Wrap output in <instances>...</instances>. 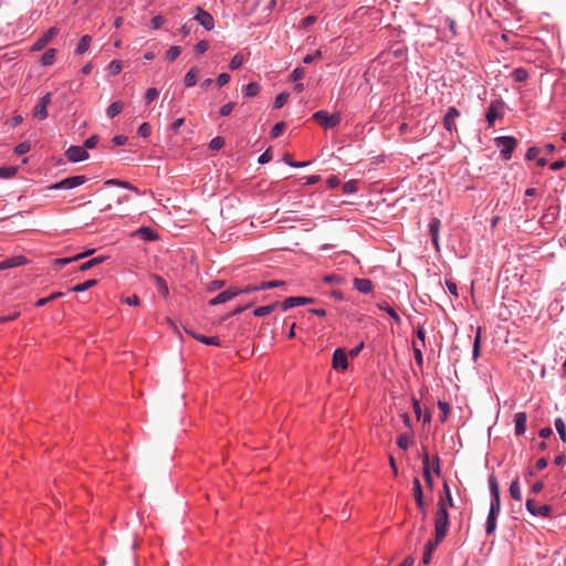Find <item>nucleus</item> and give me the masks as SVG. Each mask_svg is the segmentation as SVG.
<instances>
[{"instance_id": "obj_1", "label": "nucleus", "mask_w": 566, "mask_h": 566, "mask_svg": "<svg viewBox=\"0 0 566 566\" xmlns=\"http://www.w3.org/2000/svg\"><path fill=\"white\" fill-rule=\"evenodd\" d=\"M448 527L449 514L444 500L440 499L438 502V511L434 517V536L437 537V542H441L446 537Z\"/></svg>"}, {"instance_id": "obj_2", "label": "nucleus", "mask_w": 566, "mask_h": 566, "mask_svg": "<svg viewBox=\"0 0 566 566\" xmlns=\"http://www.w3.org/2000/svg\"><path fill=\"white\" fill-rule=\"evenodd\" d=\"M313 119H315L319 125H322L325 128H332L339 124L340 116L339 114H333L329 115L325 111H318L313 114Z\"/></svg>"}, {"instance_id": "obj_3", "label": "nucleus", "mask_w": 566, "mask_h": 566, "mask_svg": "<svg viewBox=\"0 0 566 566\" xmlns=\"http://www.w3.org/2000/svg\"><path fill=\"white\" fill-rule=\"evenodd\" d=\"M489 486H490V492L492 495L490 511L500 512V510H501L500 486H499V482L494 474H491L489 476Z\"/></svg>"}, {"instance_id": "obj_4", "label": "nucleus", "mask_w": 566, "mask_h": 566, "mask_svg": "<svg viewBox=\"0 0 566 566\" xmlns=\"http://www.w3.org/2000/svg\"><path fill=\"white\" fill-rule=\"evenodd\" d=\"M86 181V178L85 176H73V177H67L56 184H53L51 185L49 188L50 189H55V190H59V189H73V188H76L78 186H82L84 182Z\"/></svg>"}, {"instance_id": "obj_5", "label": "nucleus", "mask_w": 566, "mask_h": 566, "mask_svg": "<svg viewBox=\"0 0 566 566\" xmlns=\"http://www.w3.org/2000/svg\"><path fill=\"white\" fill-rule=\"evenodd\" d=\"M102 201H101V210H108L113 207V203L120 205L124 201L128 200L127 196H116L113 192L105 191L101 193Z\"/></svg>"}, {"instance_id": "obj_6", "label": "nucleus", "mask_w": 566, "mask_h": 566, "mask_svg": "<svg viewBox=\"0 0 566 566\" xmlns=\"http://www.w3.org/2000/svg\"><path fill=\"white\" fill-rule=\"evenodd\" d=\"M526 510L534 516L548 517L552 513V507L547 504L538 505L535 500L528 499L526 501Z\"/></svg>"}, {"instance_id": "obj_7", "label": "nucleus", "mask_w": 566, "mask_h": 566, "mask_svg": "<svg viewBox=\"0 0 566 566\" xmlns=\"http://www.w3.org/2000/svg\"><path fill=\"white\" fill-rule=\"evenodd\" d=\"M497 146L501 147V153L504 159H510L512 151L514 150L517 142L514 137L511 136H502L496 138Z\"/></svg>"}, {"instance_id": "obj_8", "label": "nucleus", "mask_w": 566, "mask_h": 566, "mask_svg": "<svg viewBox=\"0 0 566 566\" xmlns=\"http://www.w3.org/2000/svg\"><path fill=\"white\" fill-rule=\"evenodd\" d=\"M51 103V93H46L42 96L38 104L33 108V116L40 120H43L48 117V105Z\"/></svg>"}, {"instance_id": "obj_9", "label": "nucleus", "mask_w": 566, "mask_h": 566, "mask_svg": "<svg viewBox=\"0 0 566 566\" xmlns=\"http://www.w3.org/2000/svg\"><path fill=\"white\" fill-rule=\"evenodd\" d=\"M197 14L195 15V20L198 21L206 30L210 31L214 28V19L213 17L201 9L200 7H197L196 9Z\"/></svg>"}, {"instance_id": "obj_10", "label": "nucleus", "mask_w": 566, "mask_h": 566, "mask_svg": "<svg viewBox=\"0 0 566 566\" xmlns=\"http://www.w3.org/2000/svg\"><path fill=\"white\" fill-rule=\"evenodd\" d=\"M66 158L72 163L83 161L88 158V154L82 146H71L66 153Z\"/></svg>"}, {"instance_id": "obj_11", "label": "nucleus", "mask_w": 566, "mask_h": 566, "mask_svg": "<svg viewBox=\"0 0 566 566\" xmlns=\"http://www.w3.org/2000/svg\"><path fill=\"white\" fill-rule=\"evenodd\" d=\"M59 29L55 27L50 28L41 38H39L32 45L33 51H41L46 44L57 34Z\"/></svg>"}, {"instance_id": "obj_12", "label": "nucleus", "mask_w": 566, "mask_h": 566, "mask_svg": "<svg viewBox=\"0 0 566 566\" xmlns=\"http://www.w3.org/2000/svg\"><path fill=\"white\" fill-rule=\"evenodd\" d=\"M333 368L336 370H345L348 366L347 356L343 348H337L333 354Z\"/></svg>"}, {"instance_id": "obj_13", "label": "nucleus", "mask_w": 566, "mask_h": 566, "mask_svg": "<svg viewBox=\"0 0 566 566\" xmlns=\"http://www.w3.org/2000/svg\"><path fill=\"white\" fill-rule=\"evenodd\" d=\"M502 106L503 103L501 101H494L491 103L485 115L489 126H493L495 119L501 117Z\"/></svg>"}, {"instance_id": "obj_14", "label": "nucleus", "mask_w": 566, "mask_h": 566, "mask_svg": "<svg viewBox=\"0 0 566 566\" xmlns=\"http://www.w3.org/2000/svg\"><path fill=\"white\" fill-rule=\"evenodd\" d=\"M240 294H241V291H235L234 289H229L227 291L219 293L216 297L210 300L209 304L212 306L222 304V303H226V302L232 300L233 297H235Z\"/></svg>"}, {"instance_id": "obj_15", "label": "nucleus", "mask_w": 566, "mask_h": 566, "mask_svg": "<svg viewBox=\"0 0 566 566\" xmlns=\"http://www.w3.org/2000/svg\"><path fill=\"white\" fill-rule=\"evenodd\" d=\"M460 116V112L455 107H450L444 115L443 126L447 130L452 132L455 130V119Z\"/></svg>"}, {"instance_id": "obj_16", "label": "nucleus", "mask_w": 566, "mask_h": 566, "mask_svg": "<svg viewBox=\"0 0 566 566\" xmlns=\"http://www.w3.org/2000/svg\"><path fill=\"white\" fill-rule=\"evenodd\" d=\"M312 302H313V300L311 297L291 296V297L285 298L284 302L281 304V306L284 311H286L291 307L310 304Z\"/></svg>"}, {"instance_id": "obj_17", "label": "nucleus", "mask_w": 566, "mask_h": 566, "mask_svg": "<svg viewBox=\"0 0 566 566\" xmlns=\"http://www.w3.org/2000/svg\"><path fill=\"white\" fill-rule=\"evenodd\" d=\"M28 263V260L25 256L23 255H15V256H12V258H9V259H6L3 261L0 262V271H3V270H7V269H11V268H15V266H20V265H24Z\"/></svg>"}, {"instance_id": "obj_18", "label": "nucleus", "mask_w": 566, "mask_h": 566, "mask_svg": "<svg viewBox=\"0 0 566 566\" xmlns=\"http://www.w3.org/2000/svg\"><path fill=\"white\" fill-rule=\"evenodd\" d=\"M441 222L438 218H432L429 223V232L431 235L432 243L434 244L436 249L439 250V229H440Z\"/></svg>"}, {"instance_id": "obj_19", "label": "nucleus", "mask_w": 566, "mask_h": 566, "mask_svg": "<svg viewBox=\"0 0 566 566\" xmlns=\"http://www.w3.org/2000/svg\"><path fill=\"white\" fill-rule=\"evenodd\" d=\"M412 483H413V496H415L416 504L420 510H423L424 502H423V493H422L420 480L418 478H415Z\"/></svg>"}, {"instance_id": "obj_20", "label": "nucleus", "mask_w": 566, "mask_h": 566, "mask_svg": "<svg viewBox=\"0 0 566 566\" xmlns=\"http://www.w3.org/2000/svg\"><path fill=\"white\" fill-rule=\"evenodd\" d=\"M354 286L357 291L364 294H368L373 291L374 284L368 279H355Z\"/></svg>"}, {"instance_id": "obj_21", "label": "nucleus", "mask_w": 566, "mask_h": 566, "mask_svg": "<svg viewBox=\"0 0 566 566\" xmlns=\"http://www.w3.org/2000/svg\"><path fill=\"white\" fill-rule=\"evenodd\" d=\"M515 421V433L517 436H521L526 430V413L525 412H517L514 417Z\"/></svg>"}, {"instance_id": "obj_22", "label": "nucleus", "mask_w": 566, "mask_h": 566, "mask_svg": "<svg viewBox=\"0 0 566 566\" xmlns=\"http://www.w3.org/2000/svg\"><path fill=\"white\" fill-rule=\"evenodd\" d=\"M440 542H437V537L434 536V541H430L427 543L426 547H424V553H423V556H422V563L423 564H429L430 560H431V556H432V553L434 552V549L437 548L438 544Z\"/></svg>"}, {"instance_id": "obj_23", "label": "nucleus", "mask_w": 566, "mask_h": 566, "mask_svg": "<svg viewBox=\"0 0 566 566\" xmlns=\"http://www.w3.org/2000/svg\"><path fill=\"white\" fill-rule=\"evenodd\" d=\"M422 464H423V476H424L426 484H427L429 488H432V485H433V479H432V475H431V472H430V460H429V455H428L427 453L423 455Z\"/></svg>"}, {"instance_id": "obj_24", "label": "nucleus", "mask_w": 566, "mask_h": 566, "mask_svg": "<svg viewBox=\"0 0 566 566\" xmlns=\"http://www.w3.org/2000/svg\"><path fill=\"white\" fill-rule=\"evenodd\" d=\"M91 42V35H83L77 44V48L75 49V53L77 55L84 54L90 49Z\"/></svg>"}, {"instance_id": "obj_25", "label": "nucleus", "mask_w": 566, "mask_h": 566, "mask_svg": "<svg viewBox=\"0 0 566 566\" xmlns=\"http://www.w3.org/2000/svg\"><path fill=\"white\" fill-rule=\"evenodd\" d=\"M125 104L122 101L113 102L106 109V114L109 118H114L124 109Z\"/></svg>"}, {"instance_id": "obj_26", "label": "nucleus", "mask_w": 566, "mask_h": 566, "mask_svg": "<svg viewBox=\"0 0 566 566\" xmlns=\"http://www.w3.org/2000/svg\"><path fill=\"white\" fill-rule=\"evenodd\" d=\"M280 305L279 302H274L272 304H269V305H265V306H260L258 308L254 310L253 314L258 317H262V316H265V315H269L271 314L277 306Z\"/></svg>"}, {"instance_id": "obj_27", "label": "nucleus", "mask_w": 566, "mask_h": 566, "mask_svg": "<svg viewBox=\"0 0 566 566\" xmlns=\"http://www.w3.org/2000/svg\"><path fill=\"white\" fill-rule=\"evenodd\" d=\"M499 512L490 511L486 520V528L485 532L488 535H491L494 533L496 528V516Z\"/></svg>"}, {"instance_id": "obj_28", "label": "nucleus", "mask_w": 566, "mask_h": 566, "mask_svg": "<svg viewBox=\"0 0 566 566\" xmlns=\"http://www.w3.org/2000/svg\"><path fill=\"white\" fill-rule=\"evenodd\" d=\"M107 258L103 255H98L96 258H93L84 263L81 264L80 271H87L98 264H102Z\"/></svg>"}, {"instance_id": "obj_29", "label": "nucleus", "mask_w": 566, "mask_h": 566, "mask_svg": "<svg viewBox=\"0 0 566 566\" xmlns=\"http://www.w3.org/2000/svg\"><path fill=\"white\" fill-rule=\"evenodd\" d=\"M198 71L197 69H190L185 75L184 83L187 87H192L197 83Z\"/></svg>"}, {"instance_id": "obj_30", "label": "nucleus", "mask_w": 566, "mask_h": 566, "mask_svg": "<svg viewBox=\"0 0 566 566\" xmlns=\"http://www.w3.org/2000/svg\"><path fill=\"white\" fill-rule=\"evenodd\" d=\"M151 279H153V281H154L158 292L160 294H163L164 296H167L168 295V286H167L166 282H165V280L161 276L156 275V274L153 275Z\"/></svg>"}, {"instance_id": "obj_31", "label": "nucleus", "mask_w": 566, "mask_h": 566, "mask_svg": "<svg viewBox=\"0 0 566 566\" xmlns=\"http://www.w3.org/2000/svg\"><path fill=\"white\" fill-rule=\"evenodd\" d=\"M56 57V50L49 49L41 57V63L44 66L52 65Z\"/></svg>"}, {"instance_id": "obj_32", "label": "nucleus", "mask_w": 566, "mask_h": 566, "mask_svg": "<svg viewBox=\"0 0 566 566\" xmlns=\"http://www.w3.org/2000/svg\"><path fill=\"white\" fill-rule=\"evenodd\" d=\"M510 495L516 500V501H521L522 499V494H521V488H520V482H518V478H516L515 480H513L510 484Z\"/></svg>"}, {"instance_id": "obj_33", "label": "nucleus", "mask_w": 566, "mask_h": 566, "mask_svg": "<svg viewBox=\"0 0 566 566\" xmlns=\"http://www.w3.org/2000/svg\"><path fill=\"white\" fill-rule=\"evenodd\" d=\"M192 337L206 345L219 346L220 342L218 337H207L201 334H192Z\"/></svg>"}, {"instance_id": "obj_34", "label": "nucleus", "mask_w": 566, "mask_h": 566, "mask_svg": "<svg viewBox=\"0 0 566 566\" xmlns=\"http://www.w3.org/2000/svg\"><path fill=\"white\" fill-rule=\"evenodd\" d=\"M555 428H556V431L560 438V440L566 443V426H565V422L562 418H557L555 420Z\"/></svg>"}, {"instance_id": "obj_35", "label": "nucleus", "mask_w": 566, "mask_h": 566, "mask_svg": "<svg viewBox=\"0 0 566 566\" xmlns=\"http://www.w3.org/2000/svg\"><path fill=\"white\" fill-rule=\"evenodd\" d=\"M438 408L439 410L441 411V415H440V421L441 422H446L447 419H448V415H449V411H450V406L448 402L446 401H438Z\"/></svg>"}, {"instance_id": "obj_36", "label": "nucleus", "mask_w": 566, "mask_h": 566, "mask_svg": "<svg viewBox=\"0 0 566 566\" xmlns=\"http://www.w3.org/2000/svg\"><path fill=\"white\" fill-rule=\"evenodd\" d=\"M96 284H97L96 280H88L84 283L76 284L75 286L72 287V291L73 292H84V291L95 286Z\"/></svg>"}, {"instance_id": "obj_37", "label": "nucleus", "mask_w": 566, "mask_h": 566, "mask_svg": "<svg viewBox=\"0 0 566 566\" xmlns=\"http://www.w3.org/2000/svg\"><path fill=\"white\" fill-rule=\"evenodd\" d=\"M106 186H111V185H117V186H120L123 188H126V189H129V190H133L135 191L136 193H138V189L134 186H132L130 184L126 182V181H120L118 179H109L105 182Z\"/></svg>"}, {"instance_id": "obj_38", "label": "nucleus", "mask_w": 566, "mask_h": 566, "mask_svg": "<svg viewBox=\"0 0 566 566\" xmlns=\"http://www.w3.org/2000/svg\"><path fill=\"white\" fill-rule=\"evenodd\" d=\"M512 76L515 82H524L528 77V73L526 70L520 67L513 71Z\"/></svg>"}, {"instance_id": "obj_39", "label": "nucleus", "mask_w": 566, "mask_h": 566, "mask_svg": "<svg viewBox=\"0 0 566 566\" xmlns=\"http://www.w3.org/2000/svg\"><path fill=\"white\" fill-rule=\"evenodd\" d=\"M259 92H260V85L258 83L252 82L245 86L244 95L248 97H252V96L258 95Z\"/></svg>"}, {"instance_id": "obj_40", "label": "nucleus", "mask_w": 566, "mask_h": 566, "mask_svg": "<svg viewBox=\"0 0 566 566\" xmlns=\"http://www.w3.org/2000/svg\"><path fill=\"white\" fill-rule=\"evenodd\" d=\"M181 53L180 46L174 45L170 46L166 53V57L168 61H175Z\"/></svg>"}, {"instance_id": "obj_41", "label": "nucleus", "mask_w": 566, "mask_h": 566, "mask_svg": "<svg viewBox=\"0 0 566 566\" xmlns=\"http://www.w3.org/2000/svg\"><path fill=\"white\" fill-rule=\"evenodd\" d=\"M18 171L17 167H1L0 168V178H11L13 177Z\"/></svg>"}, {"instance_id": "obj_42", "label": "nucleus", "mask_w": 566, "mask_h": 566, "mask_svg": "<svg viewBox=\"0 0 566 566\" xmlns=\"http://www.w3.org/2000/svg\"><path fill=\"white\" fill-rule=\"evenodd\" d=\"M63 295V293L61 292H55V293H52L50 296L48 297H43V298H40L38 302H36V306H44L46 305L49 302L55 300V298H59Z\"/></svg>"}, {"instance_id": "obj_43", "label": "nucleus", "mask_w": 566, "mask_h": 566, "mask_svg": "<svg viewBox=\"0 0 566 566\" xmlns=\"http://www.w3.org/2000/svg\"><path fill=\"white\" fill-rule=\"evenodd\" d=\"M159 95V92L157 88L155 87H150L147 90L146 94H145V101L147 104H150L151 102H154Z\"/></svg>"}, {"instance_id": "obj_44", "label": "nucleus", "mask_w": 566, "mask_h": 566, "mask_svg": "<svg viewBox=\"0 0 566 566\" xmlns=\"http://www.w3.org/2000/svg\"><path fill=\"white\" fill-rule=\"evenodd\" d=\"M243 62H244L243 56L241 54H235L231 59L229 66L231 70H237L243 64Z\"/></svg>"}, {"instance_id": "obj_45", "label": "nucleus", "mask_w": 566, "mask_h": 566, "mask_svg": "<svg viewBox=\"0 0 566 566\" xmlns=\"http://www.w3.org/2000/svg\"><path fill=\"white\" fill-rule=\"evenodd\" d=\"M289 93H281L275 97L274 108H281L289 99Z\"/></svg>"}, {"instance_id": "obj_46", "label": "nucleus", "mask_w": 566, "mask_h": 566, "mask_svg": "<svg viewBox=\"0 0 566 566\" xmlns=\"http://www.w3.org/2000/svg\"><path fill=\"white\" fill-rule=\"evenodd\" d=\"M284 128H285V123L284 122L276 123L273 126V128L271 129V137H273V138L279 137L283 133Z\"/></svg>"}, {"instance_id": "obj_47", "label": "nucleus", "mask_w": 566, "mask_h": 566, "mask_svg": "<svg viewBox=\"0 0 566 566\" xmlns=\"http://www.w3.org/2000/svg\"><path fill=\"white\" fill-rule=\"evenodd\" d=\"M285 284L284 281H268L260 284L261 290H269L279 286H283Z\"/></svg>"}, {"instance_id": "obj_48", "label": "nucleus", "mask_w": 566, "mask_h": 566, "mask_svg": "<svg viewBox=\"0 0 566 566\" xmlns=\"http://www.w3.org/2000/svg\"><path fill=\"white\" fill-rule=\"evenodd\" d=\"M123 69V65H122V62L118 61V60H113L109 65H108V70L109 72L113 74V75H116L118 74Z\"/></svg>"}, {"instance_id": "obj_49", "label": "nucleus", "mask_w": 566, "mask_h": 566, "mask_svg": "<svg viewBox=\"0 0 566 566\" xmlns=\"http://www.w3.org/2000/svg\"><path fill=\"white\" fill-rule=\"evenodd\" d=\"M138 233L145 240H154L156 238L154 231L150 228H140Z\"/></svg>"}, {"instance_id": "obj_50", "label": "nucleus", "mask_w": 566, "mask_h": 566, "mask_svg": "<svg viewBox=\"0 0 566 566\" xmlns=\"http://www.w3.org/2000/svg\"><path fill=\"white\" fill-rule=\"evenodd\" d=\"M224 146V139L222 137H214L210 144H209V147L212 149V150H219L221 149L222 147Z\"/></svg>"}, {"instance_id": "obj_51", "label": "nucleus", "mask_w": 566, "mask_h": 566, "mask_svg": "<svg viewBox=\"0 0 566 566\" xmlns=\"http://www.w3.org/2000/svg\"><path fill=\"white\" fill-rule=\"evenodd\" d=\"M30 148H31L30 144L28 142H23L15 146L14 153L17 155H23V154H27L30 150Z\"/></svg>"}, {"instance_id": "obj_52", "label": "nucleus", "mask_w": 566, "mask_h": 566, "mask_svg": "<svg viewBox=\"0 0 566 566\" xmlns=\"http://www.w3.org/2000/svg\"><path fill=\"white\" fill-rule=\"evenodd\" d=\"M480 340H481V336H480V328H479L476 332L475 338H474V343H473V358L474 359H476L480 354Z\"/></svg>"}, {"instance_id": "obj_53", "label": "nucleus", "mask_w": 566, "mask_h": 566, "mask_svg": "<svg viewBox=\"0 0 566 566\" xmlns=\"http://www.w3.org/2000/svg\"><path fill=\"white\" fill-rule=\"evenodd\" d=\"M208 49L209 42L206 40L199 41L195 46V51L197 54H203Z\"/></svg>"}, {"instance_id": "obj_54", "label": "nucleus", "mask_w": 566, "mask_h": 566, "mask_svg": "<svg viewBox=\"0 0 566 566\" xmlns=\"http://www.w3.org/2000/svg\"><path fill=\"white\" fill-rule=\"evenodd\" d=\"M443 491H444V494H446V506L449 505V506H453V499H452V495H451V491L449 489V485L447 482L443 483Z\"/></svg>"}, {"instance_id": "obj_55", "label": "nucleus", "mask_w": 566, "mask_h": 566, "mask_svg": "<svg viewBox=\"0 0 566 566\" xmlns=\"http://www.w3.org/2000/svg\"><path fill=\"white\" fill-rule=\"evenodd\" d=\"M413 356H415V360H416L417 365L422 366L423 357H422L421 348L418 347L417 344H413Z\"/></svg>"}, {"instance_id": "obj_56", "label": "nucleus", "mask_w": 566, "mask_h": 566, "mask_svg": "<svg viewBox=\"0 0 566 566\" xmlns=\"http://www.w3.org/2000/svg\"><path fill=\"white\" fill-rule=\"evenodd\" d=\"M235 106V103L233 102H230V103H227L224 104L221 108H220V115L221 116H228L231 114V112L233 111Z\"/></svg>"}, {"instance_id": "obj_57", "label": "nucleus", "mask_w": 566, "mask_h": 566, "mask_svg": "<svg viewBox=\"0 0 566 566\" xmlns=\"http://www.w3.org/2000/svg\"><path fill=\"white\" fill-rule=\"evenodd\" d=\"M397 444L400 449L406 450L409 447V438L406 434H400L397 439Z\"/></svg>"}, {"instance_id": "obj_58", "label": "nucleus", "mask_w": 566, "mask_h": 566, "mask_svg": "<svg viewBox=\"0 0 566 566\" xmlns=\"http://www.w3.org/2000/svg\"><path fill=\"white\" fill-rule=\"evenodd\" d=\"M138 133L143 137H148L151 133L150 125L148 123H143L138 128Z\"/></svg>"}, {"instance_id": "obj_59", "label": "nucleus", "mask_w": 566, "mask_h": 566, "mask_svg": "<svg viewBox=\"0 0 566 566\" xmlns=\"http://www.w3.org/2000/svg\"><path fill=\"white\" fill-rule=\"evenodd\" d=\"M97 142H98V137L97 136H91L90 138H87L85 140L83 147L85 148V150L86 149H92V148H94L96 146Z\"/></svg>"}, {"instance_id": "obj_60", "label": "nucleus", "mask_w": 566, "mask_h": 566, "mask_svg": "<svg viewBox=\"0 0 566 566\" xmlns=\"http://www.w3.org/2000/svg\"><path fill=\"white\" fill-rule=\"evenodd\" d=\"M321 57H322V52L319 50H317L313 55L307 54L306 56H304L303 62L305 64H310L313 61H315L316 59H321Z\"/></svg>"}, {"instance_id": "obj_61", "label": "nucleus", "mask_w": 566, "mask_h": 566, "mask_svg": "<svg viewBox=\"0 0 566 566\" xmlns=\"http://www.w3.org/2000/svg\"><path fill=\"white\" fill-rule=\"evenodd\" d=\"M304 74H305L304 69H302V67H297V69H295V70L291 73V78H292L293 81H298V80L303 78Z\"/></svg>"}, {"instance_id": "obj_62", "label": "nucleus", "mask_w": 566, "mask_h": 566, "mask_svg": "<svg viewBox=\"0 0 566 566\" xmlns=\"http://www.w3.org/2000/svg\"><path fill=\"white\" fill-rule=\"evenodd\" d=\"M270 160H272V151L271 149H266L260 157H259V163L260 164H266L269 163Z\"/></svg>"}, {"instance_id": "obj_63", "label": "nucleus", "mask_w": 566, "mask_h": 566, "mask_svg": "<svg viewBox=\"0 0 566 566\" xmlns=\"http://www.w3.org/2000/svg\"><path fill=\"white\" fill-rule=\"evenodd\" d=\"M123 302L130 306L139 305V297L137 295H132L123 298Z\"/></svg>"}, {"instance_id": "obj_64", "label": "nucleus", "mask_w": 566, "mask_h": 566, "mask_svg": "<svg viewBox=\"0 0 566 566\" xmlns=\"http://www.w3.org/2000/svg\"><path fill=\"white\" fill-rule=\"evenodd\" d=\"M165 23V19L161 15H156L151 19V27L154 29H159Z\"/></svg>"}]
</instances>
